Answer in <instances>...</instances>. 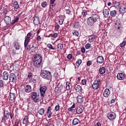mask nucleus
Listing matches in <instances>:
<instances>
[{
  "label": "nucleus",
  "mask_w": 126,
  "mask_h": 126,
  "mask_svg": "<svg viewBox=\"0 0 126 126\" xmlns=\"http://www.w3.org/2000/svg\"><path fill=\"white\" fill-rule=\"evenodd\" d=\"M19 20V17H16L15 19H14L13 22H12L11 24L12 25H13L14 24H15V23H17V21Z\"/></svg>",
  "instance_id": "nucleus-36"
},
{
  "label": "nucleus",
  "mask_w": 126,
  "mask_h": 126,
  "mask_svg": "<svg viewBox=\"0 0 126 126\" xmlns=\"http://www.w3.org/2000/svg\"><path fill=\"white\" fill-rule=\"evenodd\" d=\"M91 64H92V61H89L87 62V65H88V66H90Z\"/></svg>",
  "instance_id": "nucleus-52"
},
{
  "label": "nucleus",
  "mask_w": 126,
  "mask_h": 126,
  "mask_svg": "<svg viewBox=\"0 0 126 126\" xmlns=\"http://www.w3.org/2000/svg\"><path fill=\"white\" fill-rule=\"evenodd\" d=\"M99 28H100V29H102V28H103L104 26L103 25V24L100 23L99 25Z\"/></svg>",
  "instance_id": "nucleus-58"
},
{
  "label": "nucleus",
  "mask_w": 126,
  "mask_h": 126,
  "mask_svg": "<svg viewBox=\"0 0 126 126\" xmlns=\"http://www.w3.org/2000/svg\"><path fill=\"white\" fill-rule=\"evenodd\" d=\"M82 14L83 16H86L87 15V11L86 10H84L82 12Z\"/></svg>",
  "instance_id": "nucleus-40"
},
{
  "label": "nucleus",
  "mask_w": 126,
  "mask_h": 126,
  "mask_svg": "<svg viewBox=\"0 0 126 126\" xmlns=\"http://www.w3.org/2000/svg\"><path fill=\"white\" fill-rule=\"evenodd\" d=\"M47 47L48 49H50V50H55V48L53 47V45L50 43L47 44Z\"/></svg>",
  "instance_id": "nucleus-39"
},
{
  "label": "nucleus",
  "mask_w": 126,
  "mask_h": 126,
  "mask_svg": "<svg viewBox=\"0 0 126 126\" xmlns=\"http://www.w3.org/2000/svg\"><path fill=\"white\" fill-rule=\"evenodd\" d=\"M9 115L11 119H12L13 118V114H12L11 112L9 113Z\"/></svg>",
  "instance_id": "nucleus-61"
},
{
  "label": "nucleus",
  "mask_w": 126,
  "mask_h": 126,
  "mask_svg": "<svg viewBox=\"0 0 126 126\" xmlns=\"http://www.w3.org/2000/svg\"><path fill=\"white\" fill-rule=\"evenodd\" d=\"M42 57L40 54H36L32 59V65L38 68L42 65Z\"/></svg>",
  "instance_id": "nucleus-1"
},
{
  "label": "nucleus",
  "mask_w": 126,
  "mask_h": 126,
  "mask_svg": "<svg viewBox=\"0 0 126 126\" xmlns=\"http://www.w3.org/2000/svg\"><path fill=\"white\" fill-rule=\"evenodd\" d=\"M40 92V95L42 97H45V94L46 91H47V87L46 86H41L39 89Z\"/></svg>",
  "instance_id": "nucleus-7"
},
{
  "label": "nucleus",
  "mask_w": 126,
  "mask_h": 126,
  "mask_svg": "<svg viewBox=\"0 0 126 126\" xmlns=\"http://www.w3.org/2000/svg\"><path fill=\"white\" fill-rule=\"evenodd\" d=\"M57 47L59 50H62L63 49V45L62 43H59L57 45Z\"/></svg>",
  "instance_id": "nucleus-37"
},
{
  "label": "nucleus",
  "mask_w": 126,
  "mask_h": 126,
  "mask_svg": "<svg viewBox=\"0 0 126 126\" xmlns=\"http://www.w3.org/2000/svg\"><path fill=\"white\" fill-rule=\"evenodd\" d=\"M33 22L34 25H38V24H40V19H39L38 17L35 16L34 18Z\"/></svg>",
  "instance_id": "nucleus-17"
},
{
  "label": "nucleus",
  "mask_w": 126,
  "mask_h": 126,
  "mask_svg": "<svg viewBox=\"0 0 126 126\" xmlns=\"http://www.w3.org/2000/svg\"><path fill=\"white\" fill-rule=\"evenodd\" d=\"M100 18V16L96 13L92 14V16L87 19V25L88 26H93L95 22L98 21V19Z\"/></svg>",
  "instance_id": "nucleus-2"
},
{
  "label": "nucleus",
  "mask_w": 126,
  "mask_h": 126,
  "mask_svg": "<svg viewBox=\"0 0 126 126\" xmlns=\"http://www.w3.org/2000/svg\"><path fill=\"white\" fill-rule=\"evenodd\" d=\"M60 25L56 24L55 25V30H56V31H58V29H60Z\"/></svg>",
  "instance_id": "nucleus-55"
},
{
  "label": "nucleus",
  "mask_w": 126,
  "mask_h": 126,
  "mask_svg": "<svg viewBox=\"0 0 126 126\" xmlns=\"http://www.w3.org/2000/svg\"><path fill=\"white\" fill-rule=\"evenodd\" d=\"M60 105H57L55 107V110L56 111V112H58V111H60Z\"/></svg>",
  "instance_id": "nucleus-50"
},
{
  "label": "nucleus",
  "mask_w": 126,
  "mask_h": 126,
  "mask_svg": "<svg viewBox=\"0 0 126 126\" xmlns=\"http://www.w3.org/2000/svg\"><path fill=\"white\" fill-rule=\"evenodd\" d=\"M73 27L74 28L77 29L78 28H79L80 27V24H79V23H78V22H76L74 23Z\"/></svg>",
  "instance_id": "nucleus-34"
},
{
  "label": "nucleus",
  "mask_w": 126,
  "mask_h": 126,
  "mask_svg": "<svg viewBox=\"0 0 126 126\" xmlns=\"http://www.w3.org/2000/svg\"><path fill=\"white\" fill-rule=\"evenodd\" d=\"M14 9L15 11H16L18 8H19V4H18V2L17 1H15L14 2Z\"/></svg>",
  "instance_id": "nucleus-22"
},
{
  "label": "nucleus",
  "mask_w": 126,
  "mask_h": 126,
  "mask_svg": "<svg viewBox=\"0 0 126 126\" xmlns=\"http://www.w3.org/2000/svg\"><path fill=\"white\" fill-rule=\"evenodd\" d=\"M4 21L7 25H8V24H9V22L11 21V18H10L9 16H6L4 18Z\"/></svg>",
  "instance_id": "nucleus-16"
},
{
  "label": "nucleus",
  "mask_w": 126,
  "mask_h": 126,
  "mask_svg": "<svg viewBox=\"0 0 126 126\" xmlns=\"http://www.w3.org/2000/svg\"><path fill=\"white\" fill-rule=\"evenodd\" d=\"M81 53H83V54H84V53H85V48L84 47H82L81 48Z\"/></svg>",
  "instance_id": "nucleus-57"
},
{
  "label": "nucleus",
  "mask_w": 126,
  "mask_h": 126,
  "mask_svg": "<svg viewBox=\"0 0 126 126\" xmlns=\"http://www.w3.org/2000/svg\"><path fill=\"white\" fill-rule=\"evenodd\" d=\"M28 120H29V116H26L23 120V125H26L27 123H28Z\"/></svg>",
  "instance_id": "nucleus-26"
},
{
  "label": "nucleus",
  "mask_w": 126,
  "mask_h": 126,
  "mask_svg": "<svg viewBox=\"0 0 126 126\" xmlns=\"http://www.w3.org/2000/svg\"><path fill=\"white\" fill-rule=\"evenodd\" d=\"M83 111H84L83 105H80V106L76 109V113L78 114H82V113H83Z\"/></svg>",
  "instance_id": "nucleus-9"
},
{
  "label": "nucleus",
  "mask_w": 126,
  "mask_h": 126,
  "mask_svg": "<svg viewBox=\"0 0 126 126\" xmlns=\"http://www.w3.org/2000/svg\"><path fill=\"white\" fill-rule=\"evenodd\" d=\"M36 40L37 42H41V40H42V38L40 35H38L36 37Z\"/></svg>",
  "instance_id": "nucleus-51"
},
{
  "label": "nucleus",
  "mask_w": 126,
  "mask_h": 126,
  "mask_svg": "<svg viewBox=\"0 0 126 126\" xmlns=\"http://www.w3.org/2000/svg\"><path fill=\"white\" fill-rule=\"evenodd\" d=\"M91 47V44H89V43H87V44L85 45V49H86L87 50H88V49H90Z\"/></svg>",
  "instance_id": "nucleus-41"
},
{
  "label": "nucleus",
  "mask_w": 126,
  "mask_h": 126,
  "mask_svg": "<svg viewBox=\"0 0 126 126\" xmlns=\"http://www.w3.org/2000/svg\"><path fill=\"white\" fill-rule=\"evenodd\" d=\"M33 34V32L31 31L25 37V42H24V46L25 47H27V45L29 44L30 40L32 39V35Z\"/></svg>",
  "instance_id": "nucleus-4"
},
{
  "label": "nucleus",
  "mask_w": 126,
  "mask_h": 126,
  "mask_svg": "<svg viewBox=\"0 0 126 126\" xmlns=\"http://www.w3.org/2000/svg\"><path fill=\"white\" fill-rule=\"evenodd\" d=\"M47 113L48 118H52V111H48Z\"/></svg>",
  "instance_id": "nucleus-47"
},
{
  "label": "nucleus",
  "mask_w": 126,
  "mask_h": 126,
  "mask_svg": "<svg viewBox=\"0 0 126 126\" xmlns=\"http://www.w3.org/2000/svg\"><path fill=\"white\" fill-rule=\"evenodd\" d=\"M47 2L46 1H44L43 2H42L41 3V5L42 6V7H43V8H45L46 7H47Z\"/></svg>",
  "instance_id": "nucleus-35"
},
{
  "label": "nucleus",
  "mask_w": 126,
  "mask_h": 126,
  "mask_svg": "<svg viewBox=\"0 0 126 126\" xmlns=\"http://www.w3.org/2000/svg\"><path fill=\"white\" fill-rule=\"evenodd\" d=\"M32 72L29 73L28 74L29 78H31V77H32Z\"/></svg>",
  "instance_id": "nucleus-60"
},
{
  "label": "nucleus",
  "mask_w": 126,
  "mask_h": 126,
  "mask_svg": "<svg viewBox=\"0 0 126 126\" xmlns=\"http://www.w3.org/2000/svg\"><path fill=\"white\" fill-rule=\"evenodd\" d=\"M99 83H97L94 82L92 85V87L93 89L96 90L97 88H99Z\"/></svg>",
  "instance_id": "nucleus-29"
},
{
  "label": "nucleus",
  "mask_w": 126,
  "mask_h": 126,
  "mask_svg": "<svg viewBox=\"0 0 126 126\" xmlns=\"http://www.w3.org/2000/svg\"><path fill=\"white\" fill-rule=\"evenodd\" d=\"M75 109V104L73 103V104L68 109V111L69 112H72V111H73Z\"/></svg>",
  "instance_id": "nucleus-33"
},
{
  "label": "nucleus",
  "mask_w": 126,
  "mask_h": 126,
  "mask_svg": "<svg viewBox=\"0 0 126 126\" xmlns=\"http://www.w3.org/2000/svg\"><path fill=\"white\" fill-rule=\"evenodd\" d=\"M100 74H104L106 72V69L104 67H101L99 69Z\"/></svg>",
  "instance_id": "nucleus-27"
},
{
  "label": "nucleus",
  "mask_w": 126,
  "mask_h": 126,
  "mask_svg": "<svg viewBox=\"0 0 126 126\" xmlns=\"http://www.w3.org/2000/svg\"><path fill=\"white\" fill-rule=\"evenodd\" d=\"M2 78L3 80H7L8 79V77L9 76V74L8 72L6 71H5L2 73Z\"/></svg>",
  "instance_id": "nucleus-10"
},
{
  "label": "nucleus",
  "mask_w": 126,
  "mask_h": 126,
  "mask_svg": "<svg viewBox=\"0 0 126 126\" xmlns=\"http://www.w3.org/2000/svg\"><path fill=\"white\" fill-rule=\"evenodd\" d=\"M117 78L119 80H123V79H125V74L123 73H118L117 74Z\"/></svg>",
  "instance_id": "nucleus-19"
},
{
  "label": "nucleus",
  "mask_w": 126,
  "mask_h": 126,
  "mask_svg": "<svg viewBox=\"0 0 126 126\" xmlns=\"http://www.w3.org/2000/svg\"><path fill=\"white\" fill-rule=\"evenodd\" d=\"M87 81H86V80H82L81 83L82 84H83V85H86V83H87Z\"/></svg>",
  "instance_id": "nucleus-53"
},
{
  "label": "nucleus",
  "mask_w": 126,
  "mask_h": 126,
  "mask_svg": "<svg viewBox=\"0 0 126 126\" xmlns=\"http://www.w3.org/2000/svg\"><path fill=\"white\" fill-rule=\"evenodd\" d=\"M4 116L6 120H7L9 118V112L7 110L4 111Z\"/></svg>",
  "instance_id": "nucleus-28"
},
{
  "label": "nucleus",
  "mask_w": 126,
  "mask_h": 126,
  "mask_svg": "<svg viewBox=\"0 0 126 126\" xmlns=\"http://www.w3.org/2000/svg\"><path fill=\"white\" fill-rule=\"evenodd\" d=\"M110 15L112 16V17H115L116 15H117V11L115 10H112L110 12Z\"/></svg>",
  "instance_id": "nucleus-30"
},
{
  "label": "nucleus",
  "mask_w": 126,
  "mask_h": 126,
  "mask_svg": "<svg viewBox=\"0 0 126 126\" xmlns=\"http://www.w3.org/2000/svg\"><path fill=\"white\" fill-rule=\"evenodd\" d=\"M55 1H56V0H50V4H52L51 6H56Z\"/></svg>",
  "instance_id": "nucleus-42"
},
{
  "label": "nucleus",
  "mask_w": 126,
  "mask_h": 126,
  "mask_svg": "<svg viewBox=\"0 0 126 126\" xmlns=\"http://www.w3.org/2000/svg\"><path fill=\"white\" fill-rule=\"evenodd\" d=\"M63 21L64 20L63 19H60L59 21V23L60 25H63Z\"/></svg>",
  "instance_id": "nucleus-54"
},
{
  "label": "nucleus",
  "mask_w": 126,
  "mask_h": 126,
  "mask_svg": "<svg viewBox=\"0 0 126 126\" xmlns=\"http://www.w3.org/2000/svg\"><path fill=\"white\" fill-rule=\"evenodd\" d=\"M114 6H115L116 7H118V6H119L120 4V2L117 1H115L114 2Z\"/></svg>",
  "instance_id": "nucleus-45"
},
{
  "label": "nucleus",
  "mask_w": 126,
  "mask_h": 126,
  "mask_svg": "<svg viewBox=\"0 0 126 126\" xmlns=\"http://www.w3.org/2000/svg\"><path fill=\"white\" fill-rule=\"evenodd\" d=\"M3 86V81L2 80H0V88H1Z\"/></svg>",
  "instance_id": "nucleus-56"
},
{
  "label": "nucleus",
  "mask_w": 126,
  "mask_h": 126,
  "mask_svg": "<svg viewBox=\"0 0 126 126\" xmlns=\"http://www.w3.org/2000/svg\"><path fill=\"white\" fill-rule=\"evenodd\" d=\"M40 76L44 78V79H46V80H50L52 81V73L49 70H43L40 72Z\"/></svg>",
  "instance_id": "nucleus-3"
},
{
  "label": "nucleus",
  "mask_w": 126,
  "mask_h": 126,
  "mask_svg": "<svg viewBox=\"0 0 126 126\" xmlns=\"http://www.w3.org/2000/svg\"><path fill=\"white\" fill-rule=\"evenodd\" d=\"M96 39V35L94 34H93L90 35L89 37L88 42L89 43H92Z\"/></svg>",
  "instance_id": "nucleus-15"
},
{
  "label": "nucleus",
  "mask_w": 126,
  "mask_h": 126,
  "mask_svg": "<svg viewBox=\"0 0 126 126\" xmlns=\"http://www.w3.org/2000/svg\"><path fill=\"white\" fill-rule=\"evenodd\" d=\"M47 126H52V122L50 121L48 122Z\"/></svg>",
  "instance_id": "nucleus-62"
},
{
  "label": "nucleus",
  "mask_w": 126,
  "mask_h": 126,
  "mask_svg": "<svg viewBox=\"0 0 126 126\" xmlns=\"http://www.w3.org/2000/svg\"><path fill=\"white\" fill-rule=\"evenodd\" d=\"M32 91V87L30 86V85H27L25 87V92L26 93H30Z\"/></svg>",
  "instance_id": "nucleus-11"
},
{
  "label": "nucleus",
  "mask_w": 126,
  "mask_h": 126,
  "mask_svg": "<svg viewBox=\"0 0 126 126\" xmlns=\"http://www.w3.org/2000/svg\"><path fill=\"white\" fill-rule=\"evenodd\" d=\"M77 101L78 103L81 104L84 101V98L82 95H78L77 97Z\"/></svg>",
  "instance_id": "nucleus-20"
},
{
  "label": "nucleus",
  "mask_w": 126,
  "mask_h": 126,
  "mask_svg": "<svg viewBox=\"0 0 126 126\" xmlns=\"http://www.w3.org/2000/svg\"><path fill=\"white\" fill-rule=\"evenodd\" d=\"M65 13L66 14H68L69 15H71V11L70 9H66L65 10Z\"/></svg>",
  "instance_id": "nucleus-46"
},
{
  "label": "nucleus",
  "mask_w": 126,
  "mask_h": 126,
  "mask_svg": "<svg viewBox=\"0 0 126 126\" xmlns=\"http://www.w3.org/2000/svg\"><path fill=\"white\" fill-rule=\"evenodd\" d=\"M50 36L51 37V40L52 41H55V39L58 37V33H54L53 34H50Z\"/></svg>",
  "instance_id": "nucleus-25"
},
{
  "label": "nucleus",
  "mask_w": 126,
  "mask_h": 126,
  "mask_svg": "<svg viewBox=\"0 0 126 126\" xmlns=\"http://www.w3.org/2000/svg\"><path fill=\"white\" fill-rule=\"evenodd\" d=\"M69 89H70V86H66V90H67V91L69 90Z\"/></svg>",
  "instance_id": "nucleus-64"
},
{
  "label": "nucleus",
  "mask_w": 126,
  "mask_h": 126,
  "mask_svg": "<svg viewBox=\"0 0 126 126\" xmlns=\"http://www.w3.org/2000/svg\"><path fill=\"white\" fill-rule=\"evenodd\" d=\"M13 45L16 50H19L20 49V45H19V43L18 42L15 41L13 43Z\"/></svg>",
  "instance_id": "nucleus-24"
},
{
  "label": "nucleus",
  "mask_w": 126,
  "mask_h": 126,
  "mask_svg": "<svg viewBox=\"0 0 126 126\" xmlns=\"http://www.w3.org/2000/svg\"><path fill=\"white\" fill-rule=\"evenodd\" d=\"M119 11L121 13H122V15H124V13L126 12V5H123V6H121L119 9Z\"/></svg>",
  "instance_id": "nucleus-12"
},
{
  "label": "nucleus",
  "mask_w": 126,
  "mask_h": 126,
  "mask_svg": "<svg viewBox=\"0 0 126 126\" xmlns=\"http://www.w3.org/2000/svg\"><path fill=\"white\" fill-rule=\"evenodd\" d=\"M96 63L99 64L103 63H104V57L102 56H98L96 59Z\"/></svg>",
  "instance_id": "nucleus-13"
},
{
  "label": "nucleus",
  "mask_w": 126,
  "mask_h": 126,
  "mask_svg": "<svg viewBox=\"0 0 126 126\" xmlns=\"http://www.w3.org/2000/svg\"><path fill=\"white\" fill-rule=\"evenodd\" d=\"M25 49H27L28 51H30L32 48H31V45H27L26 47L24 45Z\"/></svg>",
  "instance_id": "nucleus-44"
},
{
  "label": "nucleus",
  "mask_w": 126,
  "mask_h": 126,
  "mask_svg": "<svg viewBox=\"0 0 126 126\" xmlns=\"http://www.w3.org/2000/svg\"><path fill=\"white\" fill-rule=\"evenodd\" d=\"M9 79L11 82H15L16 81V75L14 73H11L9 75Z\"/></svg>",
  "instance_id": "nucleus-8"
},
{
  "label": "nucleus",
  "mask_w": 126,
  "mask_h": 126,
  "mask_svg": "<svg viewBox=\"0 0 126 126\" xmlns=\"http://www.w3.org/2000/svg\"><path fill=\"white\" fill-rule=\"evenodd\" d=\"M38 113L39 115H41V116H43L44 114H45V109L41 108L38 111Z\"/></svg>",
  "instance_id": "nucleus-31"
},
{
  "label": "nucleus",
  "mask_w": 126,
  "mask_h": 126,
  "mask_svg": "<svg viewBox=\"0 0 126 126\" xmlns=\"http://www.w3.org/2000/svg\"><path fill=\"white\" fill-rule=\"evenodd\" d=\"M110 94H111L110 90H109V89H105L103 93L104 96L106 97H109V95H110Z\"/></svg>",
  "instance_id": "nucleus-18"
},
{
  "label": "nucleus",
  "mask_w": 126,
  "mask_h": 126,
  "mask_svg": "<svg viewBox=\"0 0 126 126\" xmlns=\"http://www.w3.org/2000/svg\"><path fill=\"white\" fill-rule=\"evenodd\" d=\"M79 123H80V121H79L78 119L75 118L73 120L72 125H73V126H76L77 125H78Z\"/></svg>",
  "instance_id": "nucleus-23"
},
{
  "label": "nucleus",
  "mask_w": 126,
  "mask_h": 126,
  "mask_svg": "<svg viewBox=\"0 0 126 126\" xmlns=\"http://www.w3.org/2000/svg\"><path fill=\"white\" fill-rule=\"evenodd\" d=\"M94 126H101V124L98 122L94 125Z\"/></svg>",
  "instance_id": "nucleus-63"
},
{
  "label": "nucleus",
  "mask_w": 126,
  "mask_h": 126,
  "mask_svg": "<svg viewBox=\"0 0 126 126\" xmlns=\"http://www.w3.org/2000/svg\"><path fill=\"white\" fill-rule=\"evenodd\" d=\"M82 63V60H78V61H76V64L77 66H79Z\"/></svg>",
  "instance_id": "nucleus-38"
},
{
  "label": "nucleus",
  "mask_w": 126,
  "mask_h": 126,
  "mask_svg": "<svg viewBox=\"0 0 126 126\" xmlns=\"http://www.w3.org/2000/svg\"><path fill=\"white\" fill-rule=\"evenodd\" d=\"M126 41H123V42L120 45L121 48H124V47H125V46H126Z\"/></svg>",
  "instance_id": "nucleus-48"
},
{
  "label": "nucleus",
  "mask_w": 126,
  "mask_h": 126,
  "mask_svg": "<svg viewBox=\"0 0 126 126\" xmlns=\"http://www.w3.org/2000/svg\"><path fill=\"white\" fill-rule=\"evenodd\" d=\"M72 58H73L72 54H68L67 56V59H68V60H72Z\"/></svg>",
  "instance_id": "nucleus-49"
},
{
  "label": "nucleus",
  "mask_w": 126,
  "mask_h": 126,
  "mask_svg": "<svg viewBox=\"0 0 126 126\" xmlns=\"http://www.w3.org/2000/svg\"><path fill=\"white\" fill-rule=\"evenodd\" d=\"M32 46L31 47L32 49H34V50H36L37 47L36 46H34V43H32Z\"/></svg>",
  "instance_id": "nucleus-59"
},
{
  "label": "nucleus",
  "mask_w": 126,
  "mask_h": 126,
  "mask_svg": "<svg viewBox=\"0 0 126 126\" xmlns=\"http://www.w3.org/2000/svg\"><path fill=\"white\" fill-rule=\"evenodd\" d=\"M75 89H76V91H77V92L80 93V92H81V91L82 90V88L80 85H77Z\"/></svg>",
  "instance_id": "nucleus-32"
},
{
  "label": "nucleus",
  "mask_w": 126,
  "mask_h": 126,
  "mask_svg": "<svg viewBox=\"0 0 126 126\" xmlns=\"http://www.w3.org/2000/svg\"><path fill=\"white\" fill-rule=\"evenodd\" d=\"M32 100L33 101L34 103H39L40 102V97L39 94H37L36 92H33L32 93Z\"/></svg>",
  "instance_id": "nucleus-5"
},
{
  "label": "nucleus",
  "mask_w": 126,
  "mask_h": 126,
  "mask_svg": "<svg viewBox=\"0 0 126 126\" xmlns=\"http://www.w3.org/2000/svg\"><path fill=\"white\" fill-rule=\"evenodd\" d=\"M10 100L11 101H13L15 98H16V96L15 95V94L13 93H10L9 96Z\"/></svg>",
  "instance_id": "nucleus-21"
},
{
  "label": "nucleus",
  "mask_w": 126,
  "mask_h": 126,
  "mask_svg": "<svg viewBox=\"0 0 126 126\" xmlns=\"http://www.w3.org/2000/svg\"><path fill=\"white\" fill-rule=\"evenodd\" d=\"M73 35L74 36H75V37H78L79 35V32H78L75 31L73 32Z\"/></svg>",
  "instance_id": "nucleus-43"
},
{
  "label": "nucleus",
  "mask_w": 126,
  "mask_h": 126,
  "mask_svg": "<svg viewBox=\"0 0 126 126\" xmlns=\"http://www.w3.org/2000/svg\"><path fill=\"white\" fill-rule=\"evenodd\" d=\"M103 14L104 15V17L105 18H108L109 17V9H104L103 10Z\"/></svg>",
  "instance_id": "nucleus-14"
},
{
  "label": "nucleus",
  "mask_w": 126,
  "mask_h": 126,
  "mask_svg": "<svg viewBox=\"0 0 126 126\" xmlns=\"http://www.w3.org/2000/svg\"><path fill=\"white\" fill-rule=\"evenodd\" d=\"M108 118L110 121H114V120H116L117 115L115 112H111L108 113Z\"/></svg>",
  "instance_id": "nucleus-6"
}]
</instances>
